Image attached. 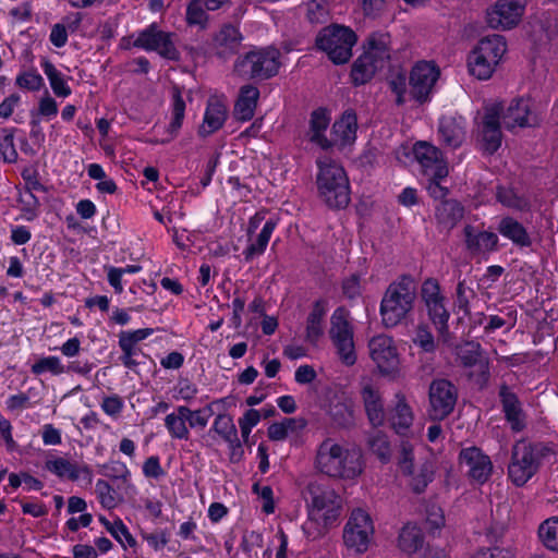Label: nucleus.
<instances>
[{
	"mask_svg": "<svg viewBox=\"0 0 558 558\" xmlns=\"http://www.w3.org/2000/svg\"><path fill=\"white\" fill-rule=\"evenodd\" d=\"M416 284L411 275H401L386 289L380 302L381 323L386 328L399 325L413 311Z\"/></svg>",
	"mask_w": 558,
	"mask_h": 558,
	"instance_id": "f257e3e1",
	"label": "nucleus"
},
{
	"mask_svg": "<svg viewBox=\"0 0 558 558\" xmlns=\"http://www.w3.org/2000/svg\"><path fill=\"white\" fill-rule=\"evenodd\" d=\"M315 464L329 477L354 478L363 471L361 452L344 449L331 439L324 440L318 447Z\"/></svg>",
	"mask_w": 558,
	"mask_h": 558,
	"instance_id": "f03ea898",
	"label": "nucleus"
},
{
	"mask_svg": "<svg viewBox=\"0 0 558 558\" xmlns=\"http://www.w3.org/2000/svg\"><path fill=\"white\" fill-rule=\"evenodd\" d=\"M280 65V51L277 48H255L238 56L233 74L242 80L262 82L276 76Z\"/></svg>",
	"mask_w": 558,
	"mask_h": 558,
	"instance_id": "7ed1b4c3",
	"label": "nucleus"
},
{
	"mask_svg": "<svg viewBox=\"0 0 558 558\" xmlns=\"http://www.w3.org/2000/svg\"><path fill=\"white\" fill-rule=\"evenodd\" d=\"M316 183L319 196L329 208H345L350 203V185L344 169L336 163L318 162Z\"/></svg>",
	"mask_w": 558,
	"mask_h": 558,
	"instance_id": "20e7f679",
	"label": "nucleus"
},
{
	"mask_svg": "<svg viewBox=\"0 0 558 558\" xmlns=\"http://www.w3.org/2000/svg\"><path fill=\"white\" fill-rule=\"evenodd\" d=\"M356 41L357 36L350 27L333 24L319 32L315 44L335 64H344L351 59Z\"/></svg>",
	"mask_w": 558,
	"mask_h": 558,
	"instance_id": "39448f33",
	"label": "nucleus"
},
{
	"mask_svg": "<svg viewBox=\"0 0 558 558\" xmlns=\"http://www.w3.org/2000/svg\"><path fill=\"white\" fill-rule=\"evenodd\" d=\"M329 337L337 349L340 361L352 366L356 362V353L353 340V327L349 322V311L339 306L330 317Z\"/></svg>",
	"mask_w": 558,
	"mask_h": 558,
	"instance_id": "423d86ee",
	"label": "nucleus"
},
{
	"mask_svg": "<svg viewBox=\"0 0 558 558\" xmlns=\"http://www.w3.org/2000/svg\"><path fill=\"white\" fill-rule=\"evenodd\" d=\"M173 36V33L161 31L157 23H151L138 33L133 47L156 51L163 59L179 62L181 54L174 46Z\"/></svg>",
	"mask_w": 558,
	"mask_h": 558,
	"instance_id": "0eeeda50",
	"label": "nucleus"
},
{
	"mask_svg": "<svg viewBox=\"0 0 558 558\" xmlns=\"http://www.w3.org/2000/svg\"><path fill=\"white\" fill-rule=\"evenodd\" d=\"M428 415L433 421H442L454 410L458 388L448 379H433L428 389Z\"/></svg>",
	"mask_w": 558,
	"mask_h": 558,
	"instance_id": "6e6552de",
	"label": "nucleus"
},
{
	"mask_svg": "<svg viewBox=\"0 0 558 558\" xmlns=\"http://www.w3.org/2000/svg\"><path fill=\"white\" fill-rule=\"evenodd\" d=\"M413 462L412 446L408 442H402L398 465L403 475L411 476L410 486L413 493L422 494L428 484L433 482L436 468L430 459H425L420 464L417 472H415Z\"/></svg>",
	"mask_w": 558,
	"mask_h": 558,
	"instance_id": "1a4fd4ad",
	"label": "nucleus"
},
{
	"mask_svg": "<svg viewBox=\"0 0 558 558\" xmlns=\"http://www.w3.org/2000/svg\"><path fill=\"white\" fill-rule=\"evenodd\" d=\"M501 112L502 102H496L484 108V116L480 125L478 145L486 155H494L501 146Z\"/></svg>",
	"mask_w": 558,
	"mask_h": 558,
	"instance_id": "9d476101",
	"label": "nucleus"
},
{
	"mask_svg": "<svg viewBox=\"0 0 558 558\" xmlns=\"http://www.w3.org/2000/svg\"><path fill=\"white\" fill-rule=\"evenodd\" d=\"M305 501L311 505L312 511L322 512L324 520H335L339 515L340 497L332 488L324 484L312 481L302 492Z\"/></svg>",
	"mask_w": 558,
	"mask_h": 558,
	"instance_id": "9b49d317",
	"label": "nucleus"
},
{
	"mask_svg": "<svg viewBox=\"0 0 558 558\" xmlns=\"http://www.w3.org/2000/svg\"><path fill=\"white\" fill-rule=\"evenodd\" d=\"M373 533L374 526L369 514L362 509H355L344 526L343 541L348 548L364 553L368 548Z\"/></svg>",
	"mask_w": 558,
	"mask_h": 558,
	"instance_id": "f8f14e48",
	"label": "nucleus"
},
{
	"mask_svg": "<svg viewBox=\"0 0 558 558\" xmlns=\"http://www.w3.org/2000/svg\"><path fill=\"white\" fill-rule=\"evenodd\" d=\"M439 77V70L436 65L427 61L417 62L410 73V95L418 104L429 100L433 86Z\"/></svg>",
	"mask_w": 558,
	"mask_h": 558,
	"instance_id": "ddd939ff",
	"label": "nucleus"
},
{
	"mask_svg": "<svg viewBox=\"0 0 558 558\" xmlns=\"http://www.w3.org/2000/svg\"><path fill=\"white\" fill-rule=\"evenodd\" d=\"M524 9L525 0H498L487 10V24L494 29H511L521 21Z\"/></svg>",
	"mask_w": 558,
	"mask_h": 558,
	"instance_id": "4468645a",
	"label": "nucleus"
},
{
	"mask_svg": "<svg viewBox=\"0 0 558 558\" xmlns=\"http://www.w3.org/2000/svg\"><path fill=\"white\" fill-rule=\"evenodd\" d=\"M369 354L379 372L389 375L398 371L399 355L391 337L379 335L368 342Z\"/></svg>",
	"mask_w": 558,
	"mask_h": 558,
	"instance_id": "2eb2a0df",
	"label": "nucleus"
},
{
	"mask_svg": "<svg viewBox=\"0 0 558 558\" xmlns=\"http://www.w3.org/2000/svg\"><path fill=\"white\" fill-rule=\"evenodd\" d=\"M413 155L426 175L435 173L436 179L448 177V163L438 147L428 142L420 141L413 146Z\"/></svg>",
	"mask_w": 558,
	"mask_h": 558,
	"instance_id": "dca6fc26",
	"label": "nucleus"
},
{
	"mask_svg": "<svg viewBox=\"0 0 558 558\" xmlns=\"http://www.w3.org/2000/svg\"><path fill=\"white\" fill-rule=\"evenodd\" d=\"M537 471V462L533 460L524 441L514 445L511 463L508 466V474L513 484L523 486Z\"/></svg>",
	"mask_w": 558,
	"mask_h": 558,
	"instance_id": "f3484780",
	"label": "nucleus"
},
{
	"mask_svg": "<svg viewBox=\"0 0 558 558\" xmlns=\"http://www.w3.org/2000/svg\"><path fill=\"white\" fill-rule=\"evenodd\" d=\"M460 464L468 466V475L480 484H484L492 475L490 458L477 447L464 448L459 454Z\"/></svg>",
	"mask_w": 558,
	"mask_h": 558,
	"instance_id": "a211bd4d",
	"label": "nucleus"
},
{
	"mask_svg": "<svg viewBox=\"0 0 558 558\" xmlns=\"http://www.w3.org/2000/svg\"><path fill=\"white\" fill-rule=\"evenodd\" d=\"M438 134L441 145L457 149L462 146L466 137V121L462 117H442L438 124Z\"/></svg>",
	"mask_w": 558,
	"mask_h": 558,
	"instance_id": "6ab92c4d",
	"label": "nucleus"
},
{
	"mask_svg": "<svg viewBox=\"0 0 558 558\" xmlns=\"http://www.w3.org/2000/svg\"><path fill=\"white\" fill-rule=\"evenodd\" d=\"M499 398L502 405L505 418L513 432H521L525 428V415L518 396L510 388L502 384L499 388Z\"/></svg>",
	"mask_w": 558,
	"mask_h": 558,
	"instance_id": "aec40b11",
	"label": "nucleus"
},
{
	"mask_svg": "<svg viewBox=\"0 0 558 558\" xmlns=\"http://www.w3.org/2000/svg\"><path fill=\"white\" fill-rule=\"evenodd\" d=\"M357 131V117L354 110H345L340 119L335 121L331 128V138L329 141L335 142V146L339 145L344 147L351 145L356 140Z\"/></svg>",
	"mask_w": 558,
	"mask_h": 558,
	"instance_id": "412c9836",
	"label": "nucleus"
},
{
	"mask_svg": "<svg viewBox=\"0 0 558 558\" xmlns=\"http://www.w3.org/2000/svg\"><path fill=\"white\" fill-rule=\"evenodd\" d=\"M243 40L240 31L231 25H223L214 37L216 56L220 59H228L229 57L239 52Z\"/></svg>",
	"mask_w": 558,
	"mask_h": 558,
	"instance_id": "4be33fe9",
	"label": "nucleus"
},
{
	"mask_svg": "<svg viewBox=\"0 0 558 558\" xmlns=\"http://www.w3.org/2000/svg\"><path fill=\"white\" fill-rule=\"evenodd\" d=\"M465 208L457 199H444L435 206V219L439 230H452L464 217Z\"/></svg>",
	"mask_w": 558,
	"mask_h": 558,
	"instance_id": "5701e85b",
	"label": "nucleus"
},
{
	"mask_svg": "<svg viewBox=\"0 0 558 558\" xmlns=\"http://www.w3.org/2000/svg\"><path fill=\"white\" fill-rule=\"evenodd\" d=\"M463 233L465 236L466 250L472 254H481L497 250L498 236L494 232H475V228L473 226L466 225L463 229Z\"/></svg>",
	"mask_w": 558,
	"mask_h": 558,
	"instance_id": "b1692460",
	"label": "nucleus"
},
{
	"mask_svg": "<svg viewBox=\"0 0 558 558\" xmlns=\"http://www.w3.org/2000/svg\"><path fill=\"white\" fill-rule=\"evenodd\" d=\"M258 98L259 89L256 86L252 84L243 85L234 104L233 117L238 121H250L254 117Z\"/></svg>",
	"mask_w": 558,
	"mask_h": 558,
	"instance_id": "393cba45",
	"label": "nucleus"
},
{
	"mask_svg": "<svg viewBox=\"0 0 558 558\" xmlns=\"http://www.w3.org/2000/svg\"><path fill=\"white\" fill-rule=\"evenodd\" d=\"M227 119V107L219 100L210 98L207 102L203 124L198 129L201 137H207L222 128Z\"/></svg>",
	"mask_w": 558,
	"mask_h": 558,
	"instance_id": "a878e982",
	"label": "nucleus"
},
{
	"mask_svg": "<svg viewBox=\"0 0 558 558\" xmlns=\"http://www.w3.org/2000/svg\"><path fill=\"white\" fill-rule=\"evenodd\" d=\"M330 123V117L326 108L319 107L312 111L310 119V142L318 145L322 149L328 150L335 146L324 132Z\"/></svg>",
	"mask_w": 558,
	"mask_h": 558,
	"instance_id": "bb28decb",
	"label": "nucleus"
},
{
	"mask_svg": "<svg viewBox=\"0 0 558 558\" xmlns=\"http://www.w3.org/2000/svg\"><path fill=\"white\" fill-rule=\"evenodd\" d=\"M390 35L388 33H372L366 39V51L363 56H368L371 60L385 65L390 60Z\"/></svg>",
	"mask_w": 558,
	"mask_h": 558,
	"instance_id": "cd10ccee",
	"label": "nucleus"
},
{
	"mask_svg": "<svg viewBox=\"0 0 558 558\" xmlns=\"http://www.w3.org/2000/svg\"><path fill=\"white\" fill-rule=\"evenodd\" d=\"M530 106L529 101L519 98L513 99L507 109L502 106L501 119L507 129L515 126L525 128L529 124Z\"/></svg>",
	"mask_w": 558,
	"mask_h": 558,
	"instance_id": "c85d7f7f",
	"label": "nucleus"
},
{
	"mask_svg": "<svg viewBox=\"0 0 558 558\" xmlns=\"http://www.w3.org/2000/svg\"><path fill=\"white\" fill-rule=\"evenodd\" d=\"M472 51L485 59H488L497 65L507 51L506 39L501 35L484 37L478 40Z\"/></svg>",
	"mask_w": 558,
	"mask_h": 558,
	"instance_id": "c756f323",
	"label": "nucleus"
},
{
	"mask_svg": "<svg viewBox=\"0 0 558 558\" xmlns=\"http://www.w3.org/2000/svg\"><path fill=\"white\" fill-rule=\"evenodd\" d=\"M497 230L502 236L509 239L518 246L529 247L532 245V240L525 227L510 216L504 217L499 221Z\"/></svg>",
	"mask_w": 558,
	"mask_h": 558,
	"instance_id": "7c9ffc66",
	"label": "nucleus"
},
{
	"mask_svg": "<svg viewBox=\"0 0 558 558\" xmlns=\"http://www.w3.org/2000/svg\"><path fill=\"white\" fill-rule=\"evenodd\" d=\"M362 398L369 423L374 427L383 425L385 421V411L378 391L367 385L362 390Z\"/></svg>",
	"mask_w": 558,
	"mask_h": 558,
	"instance_id": "2f4dec72",
	"label": "nucleus"
},
{
	"mask_svg": "<svg viewBox=\"0 0 558 558\" xmlns=\"http://www.w3.org/2000/svg\"><path fill=\"white\" fill-rule=\"evenodd\" d=\"M381 64L371 60L368 56H360L351 69V80L354 86H360L369 82L377 70L383 69Z\"/></svg>",
	"mask_w": 558,
	"mask_h": 558,
	"instance_id": "473e14b6",
	"label": "nucleus"
},
{
	"mask_svg": "<svg viewBox=\"0 0 558 558\" xmlns=\"http://www.w3.org/2000/svg\"><path fill=\"white\" fill-rule=\"evenodd\" d=\"M190 414V408L180 405L177 408V412L170 413L166 416L165 425L172 438L184 440L189 439L190 432L186 426V415Z\"/></svg>",
	"mask_w": 558,
	"mask_h": 558,
	"instance_id": "72a5a7b5",
	"label": "nucleus"
},
{
	"mask_svg": "<svg viewBox=\"0 0 558 558\" xmlns=\"http://www.w3.org/2000/svg\"><path fill=\"white\" fill-rule=\"evenodd\" d=\"M326 315L325 301L317 300L313 304V308L306 319V340L312 344H316L324 335L323 319Z\"/></svg>",
	"mask_w": 558,
	"mask_h": 558,
	"instance_id": "f704fd0d",
	"label": "nucleus"
},
{
	"mask_svg": "<svg viewBox=\"0 0 558 558\" xmlns=\"http://www.w3.org/2000/svg\"><path fill=\"white\" fill-rule=\"evenodd\" d=\"M184 112H185V102L183 100L181 89L179 86L174 85L172 87V120L167 129L170 136L162 141H155L154 143L166 144V143H169L171 140H173L182 126V122L184 119Z\"/></svg>",
	"mask_w": 558,
	"mask_h": 558,
	"instance_id": "c9c22d12",
	"label": "nucleus"
},
{
	"mask_svg": "<svg viewBox=\"0 0 558 558\" xmlns=\"http://www.w3.org/2000/svg\"><path fill=\"white\" fill-rule=\"evenodd\" d=\"M423 544L424 535L420 527L410 523L402 527L398 537V546L402 551L415 553L423 547Z\"/></svg>",
	"mask_w": 558,
	"mask_h": 558,
	"instance_id": "e433bc0d",
	"label": "nucleus"
},
{
	"mask_svg": "<svg viewBox=\"0 0 558 558\" xmlns=\"http://www.w3.org/2000/svg\"><path fill=\"white\" fill-rule=\"evenodd\" d=\"M276 225L277 222L274 219L265 222L256 240L243 251L245 262H251L255 256L265 252Z\"/></svg>",
	"mask_w": 558,
	"mask_h": 558,
	"instance_id": "4c0bfd02",
	"label": "nucleus"
},
{
	"mask_svg": "<svg viewBox=\"0 0 558 558\" xmlns=\"http://www.w3.org/2000/svg\"><path fill=\"white\" fill-rule=\"evenodd\" d=\"M367 446L373 454L383 463L391 460L392 451L388 436L380 430H374L367 436Z\"/></svg>",
	"mask_w": 558,
	"mask_h": 558,
	"instance_id": "58836bf2",
	"label": "nucleus"
},
{
	"mask_svg": "<svg viewBox=\"0 0 558 558\" xmlns=\"http://www.w3.org/2000/svg\"><path fill=\"white\" fill-rule=\"evenodd\" d=\"M445 298L425 304L427 315L439 333H448L450 313L445 306Z\"/></svg>",
	"mask_w": 558,
	"mask_h": 558,
	"instance_id": "ea45409f",
	"label": "nucleus"
},
{
	"mask_svg": "<svg viewBox=\"0 0 558 558\" xmlns=\"http://www.w3.org/2000/svg\"><path fill=\"white\" fill-rule=\"evenodd\" d=\"M329 415L338 427H350L354 424L353 404L350 401H337L330 404Z\"/></svg>",
	"mask_w": 558,
	"mask_h": 558,
	"instance_id": "a19ab883",
	"label": "nucleus"
},
{
	"mask_svg": "<svg viewBox=\"0 0 558 558\" xmlns=\"http://www.w3.org/2000/svg\"><path fill=\"white\" fill-rule=\"evenodd\" d=\"M43 70L47 75L52 92L58 97H68L71 95V88L66 84L61 72L57 70L52 62L48 59H44L41 63Z\"/></svg>",
	"mask_w": 558,
	"mask_h": 558,
	"instance_id": "79ce46f5",
	"label": "nucleus"
},
{
	"mask_svg": "<svg viewBox=\"0 0 558 558\" xmlns=\"http://www.w3.org/2000/svg\"><path fill=\"white\" fill-rule=\"evenodd\" d=\"M468 68L471 75L478 80H488L495 72L494 62L471 51L468 57Z\"/></svg>",
	"mask_w": 558,
	"mask_h": 558,
	"instance_id": "37998d69",
	"label": "nucleus"
},
{
	"mask_svg": "<svg viewBox=\"0 0 558 558\" xmlns=\"http://www.w3.org/2000/svg\"><path fill=\"white\" fill-rule=\"evenodd\" d=\"M413 422V414L411 408L404 398H401L395 408V413L391 417V425L398 434H403L410 428Z\"/></svg>",
	"mask_w": 558,
	"mask_h": 558,
	"instance_id": "c03bdc74",
	"label": "nucleus"
},
{
	"mask_svg": "<svg viewBox=\"0 0 558 558\" xmlns=\"http://www.w3.org/2000/svg\"><path fill=\"white\" fill-rule=\"evenodd\" d=\"M45 468L58 477H68L70 481L80 478L78 468L64 458H56L46 461Z\"/></svg>",
	"mask_w": 558,
	"mask_h": 558,
	"instance_id": "a18cd8bd",
	"label": "nucleus"
},
{
	"mask_svg": "<svg viewBox=\"0 0 558 558\" xmlns=\"http://www.w3.org/2000/svg\"><path fill=\"white\" fill-rule=\"evenodd\" d=\"M538 536L546 548L558 551V517L545 520L538 527Z\"/></svg>",
	"mask_w": 558,
	"mask_h": 558,
	"instance_id": "49530a36",
	"label": "nucleus"
},
{
	"mask_svg": "<svg viewBox=\"0 0 558 558\" xmlns=\"http://www.w3.org/2000/svg\"><path fill=\"white\" fill-rule=\"evenodd\" d=\"M185 20L189 26H198L205 29L208 24V14L203 0H191L186 7Z\"/></svg>",
	"mask_w": 558,
	"mask_h": 558,
	"instance_id": "de8ad7c7",
	"label": "nucleus"
},
{
	"mask_svg": "<svg viewBox=\"0 0 558 558\" xmlns=\"http://www.w3.org/2000/svg\"><path fill=\"white\" fill-rule=\"evenodd\" d=\"M15 129H0V157L8 163L16 162L17 151L14 146Z\"/></svg>",
	"mask_w": 558,
	"mask_h": 558,
	"instance_id": "09e8293b",
	"label": "nucleus"
},
{
	"mask_svg": "<svg viewBox=\"0 0 558 558\" xmlns=\"http://www.w3.org/2000/svg\"><path fill=\"white\" fill-rule=\"evenodd\" d=\"M213 429L220 435L227 442H234L238 437V430L229 414H219L215 418Z\"/></svg>",
	"mask_w": 558,
	"mask_h": 558,
	"instance_id": "8fccbe9b",
	"label": "nucleus"
},
{
	"mask_svg": "<svg viewBox=\"0 0 558 558\" xmlns=\"http://www.w3.org/2000/svg\"><path fill=\"white\" fill-rule=\"evenodd\" d=\"M100 522L105 525L107 531L120 543L123 545L122 536L125 542L131 546H135L136 541L124 525V523L118 519L113 523H110L105 517L99 518Z\"/></svg>",
	"mask_w": 558,
	"mask_h": 558,
	"instance_id": "3c124183",
	"label": "nucleus"
},
{
	"mask_svg": "<svg viewBox=\"0 0 558 558\" xmlns=\"http://www.w3.org/2000/svg\"><path fill=\"white\" fill-rule=\"evenodd\" d=\"M96 493L100 505L106 509H113L118 505L117 492L105 480H98L96 483Z\"/></svg>",
	"mask_w": 558,
	"mask_h": 558,
	"instance_id": "603ef678",
	"label": "nucleus"
},
{
	"mask_svg": "<svg viewBox=\"0 0 558 558\" xmlns=\"http://www.w3.org/2000/svg\"><path fill=\"white\" fill-rule=\"evenodd\" d=\"M388 85L392 93L396 94V104L402 106L405 102L404 95L407 92V73L402 70L391 73L388 77Z\"/></svg>",
	"mask_w": 558,
	"mask_h": 558,
	"instance_id": "864d4df0",
	"label": "nucleus"
},
{
	"mask_svg": "<svg viewBox=\"0 0 558 558\" xmlns=\"http://www.w3.org/2000/svg\"><path fill=\"white\" fill-rule=\"evenodd\" d=\"M45 372H50L53 375H60L64 373V366L57 356L41 357L32 365L33 374L40 375Z\"/></svg>",
	"mask_w": 558,
	"mask_h": 558,
	"instance_id": "5fc2aeb1",
	"label": "nucleus"
},
{
	"mask_svg": "<svg viewBox=\"0 0 558 558\" xmlns=\"http://www.w3.org/2000/svg\"><path fill=\"white\" fill-rule=\"evenodd\" d=\"M15 84L20 88L37 92L43 87L44 78L35 71L22 72L16 76Z\"/></svg>",
	"mask_w": 558,
	"mask_h": 558,
	"instance_id": "6e6d98bb",
	"label": "nucleus"
},
{
	"mask_svg": "<svg viewBox=\"0 0 558 558\" xmlns=\"http://www.w3.org/2000/svg\"><path fill=\"white\" fill-rule=\"evenodd\" d=\"M421 298L424 304L445 298L441 294L440 286L437 279L429 277L423 281L421 287Z\"/></svg>",
	"mask_w": 558,
	"mask_h": 558,
	"instance_id": "4d7b16f0",
	"label": "nucleus"
},
{
	"mask_svg": "<svg viewBox=\"0 0 558 558\" xmlns=\"http://www.w3.org/2000/svg\"><path fill=\"white\" fill-rule=\"evenodd\" d=\"M474 296L475 292L472 289L465 287L464 280L458 282L454 304L460 311L464 313V315H470V298Z\"/></svg>",
	"mask_w": 558,
	"mask_h": 558,
	"instance_id": "13d9d810",
	"label": "nucleus"
},
{
	"mask_svg": "<svg viewBox=\"0 0 558 558\" xmlns=\"http://www.w3.org/2000/svg\"><path fill=\"white\" fill-rule=\"evenodd\" d=\"M118 343L122 351V354L119 357V360L125 367L134 369L137 365H140V361L136 360V356L143 354L141 348H138L137 345L123 343L120 341Z\"/></svg>",
	"mask_w": 558,
	"mask_h": 558,
	"instance_id": "bf43d9fd",
	"label": "nucleus"
},
{
	"mask_svg": "<svg viewBox=\"0 0 558 558\" xmlns=\"http://www.w3.org/2000/svg\"><path fill=\"white\" fill-rule=\"evenodd\" d=\"M481 356V344L475 341H469L465 343V350L461 354V363L465 367L475 366Z\"/></svg>",
	"mask_w": 558,
	"mask_h": 558,
	"instance_id": "052dcab7",
	"label": "nucleus"
},
{
	"mask_svg": "<svg viewBox=\"0 0 558 558\" xmlns=\"http://www.w3.org/2000/svg\"><path fill=\"white\" fill-rule=\"evenodd\" d=\"M20 202L23 204L22 211L28 221L37 217V209L40 205L38 198L28 190L24 196H21Z\"/></svg>",
	"mask_w": 558,
	"mask_h": 558,
	"instance_id": "680f3d73",
	"label": "nucleus"
},
{
	"mask_svg": "<svg viewBox=\"0 0 558 558\" xmlns=\"http://www.w3.org/2000/svg\"><path fill=\"white\" fill-rule=\"evenodd\" d=\"M342 293L349 300H354L361 295L360 276L351 275L342 281Z\"/></svg>",
	"mask_w": 558,
	"mask_h": 558,
	"instance_id": "e2e57ef3",
	"label": "nucleus"
},
{
	"mask_svg": "<svg viewBox=\"0 0 558 558\" xmlns=\"http://www.w3.org/2000/svg\"><path fill=\"white\" fill-rule=\"evenodd\" d=\"M473 558H514V555L508 548L493 546L477 549Z\"/></svg>",
	"mask_w": 558,
	"mask_h": 558,
	"instance_id": "0e129e2a",
	"label": "nucleus"
},
{
	"mask_svg": "<svg viewBox=\"0 0 558 558\" xmlns=\"http://www.w3.org/2000/svg\"><path fill=\"white\" fill-rule=\"evenodd\" d=\"M154 332L153 328H142L133 331H121L119 335V341L137 345V343Z\"/></svg>",
	"mask_w": 558,
	"mask_h": 558,
	"instance_id": "69168bd1",
	"label": "nucleus"
},
{
	"mask_svg": "<svg viewBox=\"0 0 558 558\" xmlns=\"http://www.w3.org/2000/svg\"><path fill=\"white\" fill-rule=\"evenodd\" d=\"M252 489L264 500L263 511L267 514L272 513L275 511L272 488L270 486H259L258 483H255Z\"/></svg>",
	"mask_w": 558,
	"mask_h": 558,
	"instance_id": "338daca9",
	"label": "nucleus"
},
{
	"mask_svg": "<svg viewBox=\"0 0 558 558\" xmlns=\"http://www.w3.org/2000/svg\"><path fill=\"white\" fill-rule=\"evenodd\" d=\"M101 469L105 476L113 478H125L130 474L125 464L119 461L102 464Z\"/></svg>",
	"mask_w": 558,
	"mask_h": 558,
	"instance_id": "774afa93",
	"label": "nucleus"
}]
</instances>
